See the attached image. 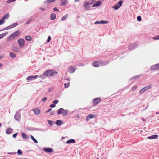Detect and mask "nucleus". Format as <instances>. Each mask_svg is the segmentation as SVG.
Returning a JSON list of instances; mask_svg holds the SVG:
<instances>
[{
    "label": "nucleus",
    "mask_w": 159,
    "mask_h": 159,
    "mask_svg": "<svg viewBox=\"0 0 159 159\" xmlns=\"http://www.w3.org/2000/svg\"><path fill=\"white\" fill-rule=\"evenodd\" d=\"M59 102V100H58V99H56V100H54L53 102V103L54 104H57V103H58Z\"/></svg>",
    "instance_id": "nucleus-46"
},
{
    "label": "nucleus",
    "mask_w": 159,
    "mask_h": 159,
    "mask_svg": "<svg viewBox=\"0 0 159 159\" xmlns=\"http://www.w3.org/2000/svg\"><path fill=\"white\" fill-rule=\"evenodd\" d=\"M9 17V14L8 13H7L5 14L3 16V18L4 20L5 19H7Z\"/></svg>",
    "instance_id": "nucleus-36"
},
{
    "label": "nucleus",
    "mask_w": 159,
    "mask_h": 159,
    "mask_svg": "<svg viewBox=\"0 0 159 159\" xmlns=\"http://www.w3.org/2000/svg\"><path fill=\"white\" fill-rule=\"evenodd\" d=\"M57 74L58 72L54 70L51 69L45 71L43 74L41 75L39 77L44 79L46 76L53 77Z\"/></svg>",
    "instance_id": "nucleus-1"
},
{
    "label": "nucleus",
    "mask_w": 159,
    "mask_h": 159,
    "mask_svg": "<svg viewBox=\"0 0 159 159\" xmlns=\"http://www.w3.org/2000/svg\"><path fill=\"white\" fill-rule=\"evenodd\" d=\"M76 67L74 66H72L69 68L68 71L70 73H73L76 70Z\"/></svg>",
    "instance_id": "nucleus-11"
},
{
    "label": "nucleus",
    "mask_w": 159,
    "mask_h": 159,
    "mask_svg": "<svg viewBox=\"0 0 159 159\" xmlns=\"http://www.w3.org/2000/svg\"><path fill=\"white\" fill-rule=\"evenodd\" d=\"M14 153H16L15 152V153H14L13 152H11V153H9V154H13Z\"/></svg>",
    "instance_id": "nucleus-62"
},
{
    "label": "nucleus",
    "mask_w": 159,
    "mask_h": 159,
    "mask_svg": "<svg viewBox=\"0 0 159 159\" xmlns=\"http://www.w3.org/2000/svg\"><path fill=\"white\" fill-rule=\"evenodd\" d=\"M158 36L154 37H153V39L155 40H157L159 39V38L158 37Z\"/></svg>",
    "instance_id": "nucleus-47"
},
{
    "label": "nucleus",
    "mask_w": 159,
    "mask_h": 159,
    "mask_svg": "<svg viewBox=\"0 0 159 159\" xmlns=\"http://www.w3.org/2000/svg\"><path fill=\"white\" fill-rule=\"evenodd\" d=\"M101 2L100 1H98L96 2L93 5L92 7H98L101 5Z\"/></svg>",
    "instance_id": "nucleus-13"
},
{
    "label": "nucleus",
    "mask_w": 159,
    "mask_h": 159,
    "mask_svg": "<svg viewBox=\"0 0 159 159\" xmlns=\"http://www.w3.org/2000/svg\"><path fill=\"white\" fill-rule=\"evenodd\" d=\"M137 20L138 21H140L141 20H142V19H141V17L140 16H137Z\"/></svg>",
    "instance_id": "nucleus-41"
},
{
    "label": "nucleus",
    "mask_w": 159,
    "mask_h": 159,
    "mask_svg": "<svg viewBox=\"0 0 159 159\" xmlns=\"http://www.w3.org/2000/svg\"><path fill=\"white\" fill-rule=\"evenodd\" d=\"M122 1H120L117 4H116L114 6L112 7V8L114 9L115 10L118 9L123 4Z\"/></svg>",
    "instance_id": "nucleus-6"
},
{
    "label": "nucleus",
    "mask_w": 159,
    "mask_h": 159,
    "mask_svg": "<svg viewBox=\"0 0 159 159\" xmlns=\"http://www.w3.org/2000/svg\"><path fill=\"white\" fill-rule=\"evenodd\" d=\"M56 124L58 126H60L63 124V122L61 120H57L56 121Z\"/></svg>",
    "instance_id": "nucleus-21"
},
{
    "label": "nucleus",
    "mask_w": 159,
    "mask_h": 159,
    "mask_svg": "<svg viewBox=\"0 0 159 159\" xmlns=\"http://www.w3.org/2000/svg\"><path fill=\"white\" fill-rule=\"evenodd\" d=\"M51 39V37H50V36H48V39L47 40V42H49L50 41Z\"/></svg>",
    "instance_id": "nucleus-49"
},
{
    "label": "nucleus",
    "mask_w": 159,
    "mask_h": 159,
    "mask_svg": "<svg viewBox=\"0 0 159 159\" xmlns=\"http://www.w3.org/2000/svg\"><path fill=\"white\" fill-rule=\"evenodd\" d=\"M151 69L152 70H157L158 69L157 64L154 65L151 67Z\"/></svg>",
    "instance_id": "nucleus-25"
},
{
    "label": "nucleus",
    "mask_w": 159,
    "mask_h": 159,
    "mask_svg": "<svg viewBox=\"0 0 159 159\" xmlns=\"http://www.w3.org/2000/svg\"><path fill=\"white\" fill-rule=\"evenodd\" d=\"M43 150L47 152H51L53 151V149L51 148H45Z\"/></svg>",
    "instance_id": "nucleus-18"
},
{
    "label": "nucleus",
    "mask_w": 159,
    "mask_h": 159,
    "mask_svg": "<svg viewBox=\"0 0 159 159\" xmlns=\"http://www.w3.org/2000/svg\"><path fill=\"white\" fill-rule=\"evenodd\" d=\"M92 1L93 2V3L95 1V0H92Z\"/></svg>",
    "instance_id": "nucleus-64"
},
{
    "label": "nucleus",
    "mask_w": 159,
    "mask_h": 159,
    "mask_svg": "<svg viewBox=\"0 0 159 159\" xmlns=\"http://www.w3.org/2000/svg\"><path fill=\"white\" fill-rule=\"evenodd\" d=\"M75 140L73 139H71L67 140L66 141L67 144H70L71 143H75Z\"/></svg>",
    "instance_id": "nucleus-24"
},
{
    "label": "nucleus",
    "mask_w": 159,
    "mask_h": 159,
    "mask_svg": "<svg viewBox=\"0 0 159 159\" xmlns=\"http://www.w3.org/2000/svg\"><path fill=\"white\" fill-rule=\"evenodd\" d=\"M16 0H8L7 1V3H11L15 1Z\"/></svg>",
    "instance_id": "nucleus-48"
},
{
    "label": "nucleus",
    "mask_w": 159,
    "mask_h": 159,
    "mask_svg": "<svg viewBox=\"0 0 159 159\" xmlns=\"http://www.w3.org/2000/svg\"><path fill=\"white\" fill-rule=\"evenodd\" d=\"M158 138V135H153L148 137V138L150 139H156Z\"/></svg>",
    "instance_id": "nucleus-16"
},
{
    "label": "nucleus",
    "mask_w": 159,
    "mask_h": 159,
    "mask_svg": "<svg viewBox=\"0 0 159 159\" xmlns=\"http://www.w3.org/2000/svg\"><path fill=\"white\" fill-rule=\"evenodd\" d=\"M68 114V111L67 110H64V111L62 113V115L63 116H66Z\"/></svg>",
    "instance_id": "nucleus-29"
},
{
    "label": "nucleus",
    "mask_w": 159,
    "mask_h": 159,
    "mask_svg": "<svg viewBox=\"0 0 159 159\" xmlns=\"http://www.w3.org/2000/svg\"><path fill=\"white\" fill-rule=\"evenodd\" d=\"M101 99L100 98H97L94 99L93 101V104L94 106L96 105L100 102Z\"/></svg>",
    "instance_id": "nucleus-8"
},
{
    "label": "nucleus",
    "mask_w": 159,
    "mask_h": 159,
    "mask_svg": "<svg viewBox=\"0 0 159 159\" xmlns=\"http://www.w3.org/2000/svg\"><path fill=\"white\" fill-rule=\"evenodd\" d=\"M18 25V23L17 22L15 23H13V24L10 25L5 28H4L2 29V30H0V31H2L4 30H7L9 29H11V28H13L14 27H16Z\"/></svg>",
    "instance_id": "nucleus-7"
},
{
    "label": "nucleus",
    "mask_w": 159,
    "mask_h": 159,
    "mask_svg": "<svg viewBox=\"0 0 159 159\" xmlns=\"http://www.w3.org/2000/svg\"><path fill=\"white\" fill-rule=\"evenodd\" d=\"M108 23V22L107 21L101 20L100 21H96L94 23V24H105Z\"/></svg>",
    "instance_id": "nucleus-14"
},
{
    "label": "nucleus",
    "mask_w": 159,
    "mask_h": 159,
    "mask_svg": "<svg viewBox=\"0 0 159 159\" xmlns=\"http://www.w3.org/2000/svg\"><path fill=\"white\" fill-rule=\"evenodd\" d=\"M68 3L67 0H62L61 2V6H65Z\"/></svg>",
    "instance_id": "nucleus-20"
},
{
    "label": "nucleus",
    "mask_w": 159,
    "mask_h": 159,
    "mask_svg": "<svg viewBox=\"0 0 159 159\" xmlns=\"http://www.w3.org/2000/svg\"><path fill=\"white\" fill-rule=\"evenodd\" d=\"M56 17V15L54 13H52L51 14L50 18L51 20H55Z\"/></svg>",
    "instance_id": "nucleus-19"
},
{
    "label": "nucleus",
    "mask_w": 159,
    "mask_h": 159,
    "mask_svg": "<svg viewBox=\"0 0 159 159\" xmlns=\"http://www.w3.org/2000/svg\"><path fill=\"white\" fill-rule=\"evenodd\" d=\"M53 9L55 11H59L57 7L54 8Z\"/></svg>",
    "instance_id": "nucleus-55"
},
{
    "label": "nucleus",
    "mask_w": 159,
    "mask_h": 159,
    "mask_svg": "<svg viewBox=\"0 0 159 159\" xmlns=\"http://www.w3.org/2000/svg\"><path fill=\"white\" fill-rule=\"evenodd\" d=\"M39 77L38 75H36L35 76H28L26 78V80H34L35 79H37Z\"/></svg>",
    "instance_id": "nucleus-10"
},
{
    "label": "nucleus",
    "mask_w": 159,
    "mask_h": 159,
    "mask_svg": "<svg viewBox=\"0 0 159 159\" xmlns=\"http://www.w3.org/2000/svg\"><path fill=\"white\" fill-rule=\"evenodd\" d=\"M137 46V45L136 43H134L133 44L129 45L128 47L129 49L132 50L136 48Z\"/></svg>",
    "instance_id": "nucleus-12"
},
{
    "label": "nucleus",
    "mask_w": 159,
    "mask_h": 159,
    "mask_svg": "<svg viewBox=\"0 0 159 159\" xmlns=\"http://www.w3.org/2000/svg\"><path fill=\"white\" fill-rule=\"evenodd\" d=\"M157 64V65L158 68V69H159V63Z\"/></svg>",
    "instance_id": "nucleus-60"
},
{
    "label": "nucleus",
    "mask_w": 159,
    "mask_h": 159,
    "mask_svg": "<svg viewBox=\"0 0 159 159\" xmlns=\"http://www.w3.org/2000/svg\"><path fill=\"white\" fill-rule=\"evenodd\" d=\"M55 111H52L50 113V114L51 115H54L55 114Z\"/></svg>",
    "instance_id": "nucleus-54"
},
{
    "label": "nucleus",
    "mask_w": 159,
    "mask_h": 159,
    "mask_svg": "<svg viewBox=\"0 0 159 159\" xmlns=\"http://www.w3.org/2000/svg\"><path fill=\"white\" fill-rule=\"evenodd\" d=\"M54 89L53 87H51L48 89V92H51Z\"/></svg>",
    "instance_id": "nucleus-43"
},
{
    "label": "nucleus",
    "mask_w": 159,
    "mask_h": 159,
    "mask_svg": "<svg viewBox=\"0 0 159 159\" xmlns=\"http://www.w3.org/2000/svg\"><path fill=\"white\" fill-rule=\"evenodd\" d=\"M10 56L11 58H14L16 57V55L15 54H14L13 52H10Z\"/></svg>",
    "instance_id": "nucleus-33"
},
{
    "label": "nucleus",
    "mask_w": 159,
    "mask_h": 159,
    "mask_svg": "<svg viewBox=\"0 0 159 159\" xmlns=\"http://www.w3.org/2000/svg\"><path fill=\"white\" fill-rule=\"evenodd\" d=\"M40 9L42 10H44L45 9L44 8H40Z\"/></svg>",
    "instance_id": "nucleus-59"
},
{
    "label": "nucleus",
    "mask_w": 159,
    "mask_h": 159,
    "mask_svg": "<svg viewBox=\"0 0 159 159\" xmlns=\"http://www.w3.org/2000/svg\"><path fill=\"white\" fill-rule=\"evenodd\" d=\"M31 139L34 141V142L35 143H38V141L32 135H30Z\"/></svg>",
    "instance_id": "nucleus-34"
},
{
    "label": "nucleus",
    "mask_w": 159,
    "mask_h": 159,
    "mask_svg": "<svg viewBox=\"0 0 159 159\" xmlns=\"http://www.w3.org/2000/svg\"><path fill=\"white\" fill-rule=\"evenodd\" d=\"M145 91V90L143 88H142L139 91V93L140 94H142L143 93H144Z\"/></svg>",
    "instance_id": "nucleus-38"
},
{
    "label": "nucleus",
    "mask_w": 159,
    "mask_h": 159,
    "mask_svg": "<svg viewBox=\"0 0 159 159\" xmlns=\"http://www.w3.org/2000/svg\"><path fill=\"white\" fill-rule=\"evenodd\" d=\"M137 88V86H134L133 87H132L131 89V90L132 91H134Z\"/></svg>",
    "instance_id": "nucleus-42"
},
{
    "label": "nucleus",
    "mask_w": 159,
    "mask_h": 159,
    "mask_svg": "<svg viewBox=\"0 0 159 159\" xmlns=\"http://www.w3.org/2000/svg\"><path fill=\"white\" fill-rule=\"evenodd\" d=\"M35 130H41V129H35Z\"/></svg>",
    "instance_id": "nucleus-57"
},
{
    "label": "nucleus",
    "mask_w": 159,
    "mask_h": 159,
    "mask_svg": "<svg viewBox=\"0 0 159 159\" xmlns=\"http://www.w3.org/2000/svg\"><path fill=\"white\" fill-rule=\"evenodd\" d=\"M57 0H46L45 1V3L48 4L51 2H54Z\"/></svg>",
    "instance_id": "nucleus-35"
},
{
    "label": "nucleus",
    "mask_w": 159,
    "mask_h": 159,
    "mask_svg": "<svg viewBox=\"0 0 159 159\" xmlns=\"http://www.w3.org/2000/svg\"><path fill=\"white\" fill-rule=\"evenodd\" d=\"M93 3V2L92 0H90L89 2H86L84 4L83 7L85 9L88 10H89L90 9V5H92Z\"/></svg>",
    "instance_id": "nucleus-4"
},
{
    "label": "nucleus",
    "mask_w": 159,
    "mask_h": 159,
    "mask_svg": "<svg viewBox=\"0 0 159 159\" xmlns=\"http://www.w3.org/2000/svg\"><path fill=\"white\" fill-rule=\"evenodd\" d=\"M12 129L11 128H8L6 129V132L7 134H9L12 132Z\"/></svg>",
    "instance_id": "nucleus-22"
},
{
    "label": "nucleus",
    "mask_w": 159,
    "mask_h": 159,
    "mask_svg": "<svg viewBox=\"0 0 159 159\" xmlns=\"http://www.w3.org/2000/svg\"><path fill=\"white\" fill-rule=\"evenodd\" d=\"M21 110V109L18 110L17 111L14 115V118L17 121H20L21 119V115L20 113V112Z\"/></svg>",
    "instance_id": "nucleus-5"
},
{
    "label": "nucleus",
    "mask_w": 159,
    "mask_h": 159,
    "mask_svg": "<svg viewBox=\"0 0 159 159\" xmlns=\"http://www.w3.org/2000/svg\"><path fill=\"white\" fill-rule=\"evenodd\" d=\"M8 32L3 33L2 34H0V39L4 37L6 34H7Z\"/></svg>",
    "instance_id": "nucleus-27"
},
{
    "label": "nucleus",
    "mask_w": 159,
    "mask_h": 159,
    "mask_svg": "<svg viewBox=\"0 0 159 159\" xmlns=\"http://www.w3.org/2000/svg\"><path fill=\"white\" fill-rule=\"evenodd\" d=\"M20 32L19 31H16L13 33L11 34L7 38V41H11L15 38L17 37L20 34Z\"/></svg>",
    "instance_id": "nucleus-3"
},
{
    "label": "nucleus",
    "mask_w": 159,
    "mask_h": 159,
    "mask_svg": "<svg viewBox=\"0 0 159 159\" xmlns=\"http://www.w3.org/2000/svg\"><path fill=\"white\" fill-rule=\"evenodd\" d=\"M109 62V61H107L103 62L102 61H97L93 63L92 65L95 67L105 66L108 64Z\"/></svg>",
    "instance_id": "nucleus-2"
},
{
    "label": "nucleus",
    "mask_w": 159,
    "mask_h": 159,
    "mask_svg": "<svg viewBox=\"0 0 159 159\" xmlns=\"http://www.w3.org/2000/svg\"><path fill=\"white\" fill-rule=\"evenodd\" d=\"M22 137L23 138L25 139H29L28 136L26 135L24 133H21Z\"/></svg>",
    "instance_id": "nucleus-23"
},
{
    "label": "nucleus",
    "mask_w": 159,
    "mask_h": 159,
    "mask_svg": "<svg viewBox=\"0 0 159 159\" xmlns=\"http://www.w3.org/2000/svg\"><path fill=\"white\" fill-rule=\"evenodd\" d=\"M48 124L51 126H52L53 124V122L50 120H48Z\"/></svg>",
    "instance_id": "nucleus-37"
},
{
    "label": "nucleus",
    "mask_w": 159,
    "mask_h": 159,
    "mask_svg": "<svg viewBox=\"0 0 159 159\" xmlns=\"http://www.w3.org/2000/svg\"><path fill=\"white\" fill-rule=\"evenodd\" d=\"M80 0H75V2H78Z\"/></svg>",
    "instance_id": "nucleus-61"
},
{
    "label": "nucleus",
    "mask_w": 159,
    "mask_h": 159,
    "mask_svg": "<svg viewBox=\"0 0 159 159\" xmlns=\"http://www.w3.org/2000/svg\"><path fill=\"white\" fill-rule=\"evenodd\" d=\"M12 50L13 51L16 52H19L20 51L19 48L16 47H13Z\"/></svg>",
    "instance_id": "nucleus-26"
},
{
    "label": "nucleus",
    "mask_w": 159,
    "mask_h": 159,
    "mask_svg": "<svg viewBox=\"0 0 159 159\" xmlns=\"http://www.w3.org/2000/svg\"><path fill=\"white\" fill-rule=\"evenodd\" d=\"M47 99V98L46 97H44L42 99H41V101H43V102H44Z\"/></svg>",
    "instance_id": "nucleus-51"
},
{
    "label": "nucleus",
    "mask_w": 159,
    "mask_h": 159,
    "mask_svg": "<svg viewBox=\"0 0 159 159\" xmlns=\"http://www.w3.org/2000/svg\"><path fill=\"white\" fill-rule=\"evenodd\" d=\"M139 76H136L134 77H133L132 78H131L130 80H132L133 79H136L137 78H138V77H139Z\"/></svg>",
    "instance_id": "nucleus-50"
},
{
    "label": "nucleus",
    "mask_w": 159,
    "mask_h": 159,
    "mask_svg": "<svg viewBox=\"0 0 159 159\" xmlns=\"http://www.w3.org/2000/svg\"><path fill=\"white\" fill-rule=\"evenodd\" d=\"M70 85V83L69 82H68L67 83H65L64 84L65 88H67L69 87Z\"/></svg>",
    "instance_id": "nucleus-39"
},
{
    "label": "nucleus",
    "mask_w": 159,
    "mask_h": 159,
    "mask_svg": "<svg viewBox=\"0 0 159 159\" xmlns=\"http://www.w3.org/2000/svg\"><path fill=\"white\" fill-rule=\"evenodd\" d=\"M64 109H63V108H61L58 110L57 112V114H62V113Z\"/></svg>",
    "instance_id": "nucleus-30"
},
{
    "label": "nucleus",
    "mask_w": 159,
    "mask_h": 159,
    "mask_svg": "<svg viewBox=\"0 0 159 159\" xmlns=\"http://www.w3.org/2000/svg\"><path fill=\"white\" fill-rule=\"evenodd\" d=\"M2 66V64L0 63V67H1Z\"/></svg>",
    "instance_id": "nucleus-63"
},
{
    "label": "nucleus",
    "mask_w": 159,
    "mask_h": 159,
    "mask_svg": "<svg viewBox=\"0 0 159 159\" xmlns=\"http://www.w3.org/2000/svg\"><path fill=\"white\" fill-rule=\"evenodd\" d=\"M17 154L20 155H22V151L20 149H18L17 151Z\"/></svg>",
    "instance_id": "nucleus-40"
},
{
    "label": "nucleus",
    "mask_w": 159,
    "mask_h": 159,
    "mask_svg": "<svg viewBox=\"0 0 159 159\" xmlns=\"http://www.w3.org/2000/svg\"><path fill=\"white\" fill-rule=\"evenodd\" d=\"M32 21V19H30L26 21V24H30Z\"/></svg>",
    "instance_id": "nucleus-44"
},
{
    "label": "nucleus",
    "mask_w": 159,
    "mask_h": 159,
    "mask_svg": "<svg viewBox=\"0 0 159 159\" xmlns=\"http://www.w3.org/2000/svg\"><path fill=\"white\" fill-rule=\"evenodd\" d=\"M52 110V109H48V110L46 111V113H48L50 112Z\"/></svg>",
    "instance_id": "nucleus-56"
},
{
    "label": "nucleus",
    "mask_w": 159,
    "mask_h": 159,
    "mask_svg": "<svg viewBox=\"0 0 159 159\" xmlns=\"http://www.w3.org/2000/svg\"><path fill=\"white\" fill-rule=\"evenodd\" d=\"M94 117V115L92 114H89L86 117V121H88L89 120L92 118H93Z\"/></svg>",
    "instance_id": "nucleus-17"
},
{
    "label": "nucleus",
    "mask_w": 159,
    "mask_h": 159,
    "mask_svg": "<svg viewBox=\"0 0 159 159\" xmlns=\"http://www.w3.org/2000/svg\"><path fill=\"white\" fill-rule=\"evenodd\" d=\"M26 40L28 41H30L32 39V37L30 36H26L25 37Z\"/></svg>",
    "instance_id": "nucleus-28"
},
{
    "label": "nucleus",
    "mask_w": 159,
    "mask_h": 159,
    "mask_svg": "<svg viewBox=\"0 0 159 159\" xmlns=\"http://www.w3.org/2000/svg\"><path fill=\"white\" fill-rule=\"evenodd\" d=\"M68 15L66 14L65 16H63L61 18V21H64L67 18Z\"/></svg>",
    "instance_id": "nucleus-32"
},
{
    "label": "nucleus",
    "mask_w": 159,
    "mask_h": 159,
    "mask_svg": "<svg viewBox=\"0 0 159 159\" xmlns=\"http://www.w3.org/2000/svg\"><path fill=\"white\" fill-rule=\"evenodd\" d=\"M32 111H34V114L37 115L40 114L41 112L40 110L38 108L32 109Z\"/></svg>",
    "instance_id": "nucleus-15"
},
{
    "label": "nucleus",
    "mask_w": 159,
    "mask_h": 159,
    "mask_svg": "<svg viewBox=\"0 0 159 159\" xmlns=\"http://www.w3.org/2000/svg\"><path fill=\"white\" fill-rule=\"evenodd\" d=\"M18 43L20 47H22L25 44V40L24 39L20 38L18 40Z\"/></svg>",
    "instance_id": "nucleus-9"
},
{
    "label": "nucleus",
    "mask_w": 159,
    "mask_h": 159,
    "mask_svg": "<svg viewBox=\"0 0 159 159\" xmlns=\"http://www.w3.org/2000/svg\"><path fill=\"white\" fill-rule=\"evenodd\" d=\"M18 134V133H16L12 135L13 137V138H15L16 137Z\"/></svg>",
    "instance_id": "nucleus-52"
},
{
    "label": "nucleus",
    "mask_w": 159,
    "mask_h": 159,
    "mask_svg": "<svg viewBox=\"0 0 159 159\" xmlns=\"http://www.w3.org/2000/svg\"><path fill=\"white\" fill-rule=\"evenodd\" d=\"M4 20L2 18L0 20V25L4 23Z\"/></svg>",
    "instance_id": "nucleus-45"
},
{
    "label": "nucleus",
    "mask_w": 159,
    "mask_h": 159,
    "mask_svg": "<svg viewBox=\"0 0 159 159\" xmlns=\"http://www.w3.org/2000/svg\"><path fill=\"white\" fill-rule=\"evenodd\" d=\"M151 86H152L151 85H148L147 86H146V87H143V88L145 90V91H146L151 89Z\"/></svg>",
    "instance_id": "nucleus-31"
},
{
    "label": "nucleus",
    "mask_w": 159,
    "mask_h": 159,
    "mask_svg": "<svg viewBox=\"0 0 159 159\" xmlns=\"http://www.w3.org/2000/svg\"><path fill=\"white\" fill-rule=\"evenodd\" d=\"M155 114L156 115H157V114H159V111L158 112H156Z\"/></svg>",
    "instance_id": "nucleus-58"
},
{
    "label": "nucleus",
    "mask_w": 159,
    "mask_h": 159,
    "mask_svg": "<svg viewBox=\"0 0 159 159\" xmlns=\"http://www.w3.org/2000/svg\"><path fill=\"white\" fill-rule=\"evenodd\" d=\"M56 106V105L54 104H51L50 105V107L51 108H54Z\"/></svg>",
    "instance_id": "nucleus-53"
}]
</instances>
